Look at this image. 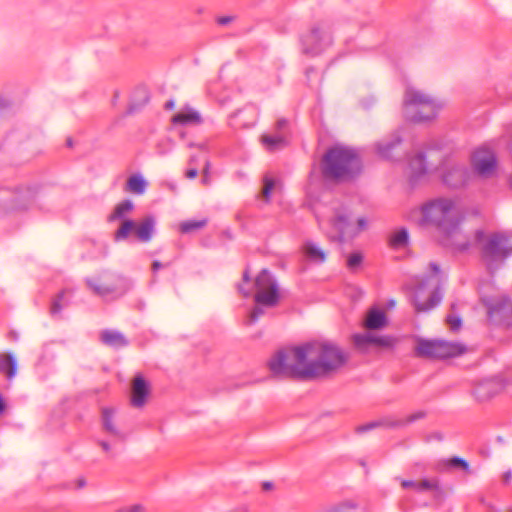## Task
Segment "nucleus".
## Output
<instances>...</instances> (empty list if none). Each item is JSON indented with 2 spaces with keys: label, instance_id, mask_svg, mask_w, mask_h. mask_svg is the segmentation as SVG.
I'll list each match as a JSON object with an SVG mask.
<instances>
[{
  "label": "nucleus",
  "instance_id": "obj_31",
  "mask_svg": "<svg viewBox=\"0 0 512 512\" xmlns=\"http://www.w3.org/2000/svg\"><path fill=\"white\" fill-rule=\"evenodd\" d=\"M303 250L306 257L313 262L323 263L326 259V253L319 247V245L312 241H307L303 245Z\"/></svg>",
  "mask_w": 512,
  "mask_h": 512
},
{
  "label": "nucleus",
  "instance_id": "obj_58",
  "mask_svg": "<svg viewBox=\"0 0 512 512\" xmlns=\"http://www.w3.org/2000/svg\"><path fill=\"white\" fill-rule=\"evenodd\" d=\"M314 72V69L313 68H309L306 70V75L307 77L309 76V74H312Z\"/></svg>",
  "mask_w": 512,
  "mask_h": 512
},
{
  "label": "nucleus",
  "instance_id": "obj_59",
  "mask_svg": "<svg viewBox=\"0 0 512 512\" xmlns=\"http://www.w3.org/2000/svg\"><path fill=\"white\" fill-rule=\"evenodd\" d=\"M167 187H168L169 189H171V190H174V189H175L174 185H172V184H170V183H167Z\"/></svg>",
  "mask_w": 512,
  "mask_h": 512
},
{
  "label": "nucleus",
  "instance_id": "obj_49",
  "mask_svg": "<svg viewBox=\"0 0 512 512\" xmlns=\"http://www.w3.org/2000/svg\"><path fill=\"white\" fill-rule=\"evenodd\" d=\"M160 268V262L158 260H155L153 261L152 263V272H153V275H156L158 269ZM153 282H156V278L155 276H153Z\"/></svg>",
  "mask_w": 512,
  "mask_h": 512
},
{
  "label": "nucleus",
  "instance_id": "obj_35",
  "mask_svg": "<svg viewBox=\"0 0 512 512\" xmlns=\"http://www.w3.org/2000/svg\"><path fill=\"white\" fill-rule=\"evenodd\" d=\"M416 490H418V491L432 490V491H435L437 494L442 493V490L439 486V480L437 478L424 479L422 481L417 482Z\"/></svg>",
  "mask_w": 512,
  "mask_h": 512
},
{
  "label": "nucleus",
  "instance_id": "obj_47",
  "mask_svg": "<svg viewBox=\"0 0 512 512\" xmlns=\"http://www.w3.org/2000/svg\"><path fill=\"white\" fill-rule=\"evenodd\" d=\"M232 21H233V17L232 16H222V17H219L218 20H217L219 25H227V24H229Z\"/></svg>",
  "mask_w": 512,
  "mask_h": 512
},
{
  "label": "nucleus",
  "instance_id": "obj_53",
  "mask_svg": "<svg viewBox=\"0 0 512 512\" xmlns=\"http://www.w3.org/2000/svg\"><path fill=\"white\" fill-rule=\"evenodd\" d=\"M174 106H175V103H174V101H173V100H169V101H167V102L165 103V108H166L167 110H172V109L174 108Z\"/></svg>",
  "mask_w": 512,
  "mask_h": 512
},
{
  "label": "nucleus",
  "instance_id": "obj_27",
  "mask_svg": "<svg viewBox=\"0 0 512 512\" xmlns=\"http://www.w3.org/2000/svg\"><path fill=\"white\" fill-rule=\"evenodd\" d=\"M261 144L269 152H275L283 149L287 145V140L284 134H263L261 136Z\"/></svg>",
  "mask_w": 512,
  "mask_h": 512
},
{
  "label": "nucleus",
  "instance_id": "obj_44",
  "mask_svg": "<svg viewBox=\"0 0 512 512\" xmlns=\"http://www.w3.org/2000/svg\"><path fill=\"white\" fill-rule=\"evenodd\" d=\"M210 181V176H209V162L206 160L205 161V166L203 168V176H202V183L203 184H208Z\"/></svg>",
  "mask_w": 512,
  "mask_h": 512
},
{
  "label": "nucleus",
  "instance_id": "obj_6",
  "mask_svg": "<svg viewBox=\"0 0 512 512\" xmlns=\"http://www.w3.org/2000/svg\"><path fill=\"white\" fill-rule=\"evenodd\" d=\"M442 104L422 90L408 86L404 93L403 112L413 122H425L434 119Z\"/></svg>",
  "mask_w": 512,
  "mask_h": 512
},
{
  "label": "nucleus",
  "instance_id": "obj_52",
  "mask_svg": "<svg viewBox=\"0 0 512 512\" xmlns=\"http://www.w3.org/2000/svg\"><path fill=\"white\" fill-rule=\"evenodd\" d=\"M272 488H273V483H272V482H268V481H266V482H263V483H262V489H263L264 491H269V490H271Z\"/></svg>",
  "mask_w": 512,
  "mask_h": 512
},
{
  "label": "nucleus",
  "instance_id": "obj_36",
  "mask_svg": "<svg viewBox=\"0 0 512 512\" xmlns=\"http://www.w3.org/2000/svg\"><path fill=\"white\" fill-rule=\"evenodd\" d=\"M276 185L275 180L269 175L263 177V187L261 191L262 198L268 202L270 200L271 192Z\"/></svg>",
  "mask_w": 512,
  "mask_h": 512
},
{
  "label": "nucleus",
  "instance_id": "obj_29",
  "mask_svg": "<svg viewBox=\"0 0 512 512\" xmlns=\"http://www.w3.org/2000/svg\"><path fill=\"white\" fill-rule=\"evenodd\" d=\"M438 469L440 471H449L451 469H460V470H463L464 472H466L467 474H469L471 472L469 463L465 459L458 457V456H454L449 459H444V460L440 461L438 464Z\"/></svg>",
  "mask_w": 512,
  "mask_h": 512
},
{
  "label": "nucleus",
  "instance_id": "obj_14",
  "mask_svg": "<svg viewBox=\"0 0 512 512\" xmlns=\"http://www.w3.org/2000/svg\"><path fill=\"white\" fill-rule=\"evenodd\" d=\"M87 284L95 294L101 297L111 294L120 296L129 289L128 281L114 274H104L98 279H88Z\"/></svg>",
  "mask_w": 512,
  "mask_h": 512
},
{
  "label": "nucleus",
  "instance_id": "obj_43",
  "mask_svg": "<svg viewBox=\"0 0 512 512\" xmlns=\"http://www.w3.org/2000/svg\"><path fill=\"white\" fill-rule=\"evenodd\" d=\"M287 126L288 121L285 118H281L276 122L274 132L277 134L281 133L285 135V129L287 128Z\"/></svg>",
  "mask_w": 512,
  "mask_h": 512
},
{
  "label": "nucleus",
  "instance_id": "obj_42",
  "mask_svg": "<svg viewBox=\"0 0 512 512\" xmlns=\"http://www.w3.org/2000/svg\"><path fill=\"white\" fill-rule=\"evenodd\" d=\"M357 505L354 502H343L339 504L338 506L332 508L328 512H348L350 510L356 509Z\"/></svg>",
  "mask_w": 512,
  "mask_h": 512
},
{
  "label": "nucleus",
  "instance_id": "obj_32",
  "mask_svg": "<svg viewBox=\"0 0 512 512\" xmlns=\"http://www.w3.org/2000/svg\"><path fill=\"white\" fill-rule=\"evenodd\" d=\"M68 290H62L52 300L50 314L53 317L60 315L61 311L68 306L69 299L67 297Z\"/></svg>",
  "mask_w": 512,
  "mask_h": 512
},
{
  "label": "nucleus",
  "instance_id": "obj_12",
  "mask_svg": "<svg viewBox=\"0 0 512 512\" xmlns=\"http://www.w3.org/2000/svg\"><path fill=\"white\" fill-rule=\"evenodd\" d=\"M349 212L346 207L341 206L335 208L333 215L330 218V224L335 229L336 234L329 233L328 236L332 240L343 241L345 236L354 237L360 232L368 228V220L365 217H360L357 220V227L352 228L349 221Z\"/></svg>",
  "mask_w": 512,
  "mask_h": 512
},
{
  "label": "nucleus",
  "instance_id": "obj_38",
  "mask_svg": "<svg viewBox=\"0 0 512 512\" xmlns=\"http://www.w3.org/2000/svg\"><path fill=\"white\" fill-rule=\"evenodd\" d=\"M265 311L262 307L256 306L249 313L247 319L245 320L246 325L254 324L262 315H264Z\"/></svg>",
  "mask_w": 512,
  "mask_h": 512
},
{
  "label": "nucleus",
  "instance_id": "obj_24",
  "mask_svg": "<svg viewBox=\"0 0 512 512\" xmlns=\"http://www.w3.org/2000/svg\"><path fill=\"white\" fill-rule=\"evenodd\" d=\"M402 139L399 132L393 133L389 139L382 140L376 144L378 154L386 159L393 157V151L400 145Z\"/></svg>",
  "mask_w": 512,
  "mask_h": 512
},
{
  "label": "nucleus",
  "instance_id": "obj_60",
  "mask_svg": "<svg viewBox=\"0 0 512 512\" xmlns=\"http://www.w3.org/2000/svg\"><path fill=\"white\" fill-rule=\"evenodd\" d=\"M395 302L394 301H390L389 305L390 306H394Z\"/></svg>",
  "mask_w": 512,
  "mask_h": 512
},
{
  "label": "nucleus",
  "instance_id": "obj_15",
  "mask_svg": "<svg viewBox=\"0 0 512 512\" xmlns=\"http://www.w3.org/2000/svg\"><path fill=\"white\" fill-rule=\"evenodd\" d=\"M471 173L473 179L479 177L482 179L491 178L496 172V157L488 149H478L471 157Z\"/></svg>",
  "mask_w": 512,
  "mask_h": 512
},
{
  "label": "nucleus",
  "instance_id": "obj_37",
  "mask_svg": "<svg viewBox=\"0 0 512 512\" xmlns=\"http://www.w3.org/2000/svg\"><path fill=\"white\" fill-rule=\"evenodd\" d=\"M408 242V232L405 229H401L393 234L390 239V244L393 247L405 246Z\"/></svg>",
  "mask_w": 512,
  "mask_h": 512
},
{
  "label": "nucleus",
  "instance_id": "obj_23",
  "mask_svg": "<svg viewBox=\"0 0 512 512\" xmlns=\"http://www.w3.org/2000/svg\"><path fill=\"white\" fill-rule=\"evenodd\" d=\"M149 91L145 86L137 87L131 95L130 103L127 109V114L138 112L149 101Z\"/></svg>",
  "mask_w": 512,
  "mask_h": 512
},
{
  "label": "nucleus",
  "instance_id": "obj_21",
  "mask_svg": "<svg viewBox=\"0 0 512 512\" xmlns=\"http://www.w3.org/2000/svg\"><path fill=\"white\" fill-rule=\"evenodd\" d=\"M116 410L111 407H104L102 408L101 413V420H102V427L105 432L110 434L111 436L122 438L123 433L120 431V429L116 426L114 422Z\"/></svg>",
  "mask_w": 512,
  "mask_h": 512
},
{
  "label": "nucleus",
  "instance_id": "obj_25",
  "mask_svg": "<svg viewBox=\"0 0 512 512\" xmlns=\"http://www.w3.org/2000/svg\"><path fill=\"white\" fill-rule=\"evenodd\" d=\"M148 187V182L140 174L136 173L128 177L124 186V191L133 195H143Z\"/></svg>",
  "mask_w": 512,
  "mask_h": 512
},
{
  "label": "nucleus",
  "instance_id": "obj_18",
  "mask_svg": "<svg viewBox=\"0 0 512 512\" xmlns=\"http://www.w3.org/2000/svg\"><path fill=\"white\" fill-rule=\"evenodd\" d=\"M353 341L358 349L365 350L369 345H375L381 348H392L396 339L391 336H376L371 333L356 334Z\"/></svg>",
  "mask_w": 512,
  "mask_h": 512
},
{
  "label": "nucleus",
  "instance_id": "obj_7",
  "mask_svg": "<svg viewBox=\"0 0 512 512\" xmlns=\"http://www.w3.org/2000/svg\"><path fill=\"white\" fill-rule=\"evenodd\" d=\"M431 275L423 277L417 284L412 304L417 313L428 312L438 306L443 298L441 272L437 263L429 264Z\"/></svg>",
  "mask_w": 512,
  "mask_h": 512
},
{
  "label": "nucleus",
  "instance_id": "obj_50",
  "mask_svg": "<svg viewBox=\"0 0 512 512\" xmlns=\"http://www.w3.org/2000/svg\"><path fill=\"white\" fill-rule=\"evenodd\" d=\"M98 444L101 446V448L105 452H109L110 449H111V446H110V444L107 441L100 440V441H98Z\"/></svg>",
  "mask_w": 512,
  "mask_h": 512
},
{
  "label": "nucleus",
  "instance_id": "obj_4",
  "mask_svg": "<svg viewBox=\"0 0 512 512\" xmlns=\"http://www.w3.org/2000/svg\"><path fill=\"white\" fill-rule=\"evenodd\" d=\"M472 245L480 252V257L490 274L502 267L512 255V232L485 233L477 230L474 233Z\"/></svg>",
  "mask_w": 512,
  "mask_h": 512
},
{
  "label": "nucleus",
  "instance_id": "obj_30",
  "mask_svg": "<svg viewBox=\"0 0 512 512\" xmlns=\"http://www.w3.org/2000/svg\"><path fill=\"white\" fill-rule=\"evenodd\" d=\"M427 413L424 410L416 411L407 415L404 418L394 419L390 417L389 428H403L416 421L422 420L426 417Z\"/></svg>",
  "mask_w": 512,
  "mask_h": 512
},
{
  "label": "nucleus",
  "instance_id": "obj_34",
  "mask_svg": "<svg viewBox=\"0 0 512 512\" xmlns=\"http://www.w3.org/2000/svg\"><path fill=\"white\" fill-rule=\"evenodd\" d=\"M390 417H385L381 420L372 421L367 424L359 425L355 428V432L357 434H362L365 432H368L372 429L378 428V427H387L389 428Z\"/></svg>",
  "mask_w": 512,
  "mask_h": 512
},
{
  "label": "nucleus",
  "instance_id": "obj_55",
  "mask_svg": "<svg viewBox=\"0 0 512 512\" xmlns=\"http://www.w3.org/2000/svg\"><path fill=\"white\" fill-rule=\"evenodd\" d=\"M512 477V474L510 472H507L505 475H504V480L506 482H508Z\"/></svg>",
  "mask_w": 512,
  "mask_h": 512
},
{
  "label": "nucleus",
  "instance_id": "obj_13",
  "mask_svg": "<svg viewBox=\"0 0 512 512\" xmlns=\"http://www.w3.org/2000/svg\"><path fill=\"white\" fill-rule=\"evenodd\" d=\"M253 288L256 290L254 300L258 305L274 307L278 304L280 299L278 285L267 269H263L257 275Z\"/></svg>",
  "mask_w": 512,
  "mask_h": 512
},
{
  "label": "nucleus",
  "instance_id": "obj_8",
  "mask_svg": "<svg viewBox=\"0 0 512 512\" xmlns=\"http://www.w3.org/2000/svg\"><path fill=\"white\" fill-rule=\"evenodd\" d=\"M415 355L428 359H446L457 357L467 351L465 345L459 342H449L440 339L428 340L417 338L414 348Z\"/></svg>",
  "mask_w": 512,
  "mask_h": 512
},
{
  "label": "nucleus",
  "instance_id": "obj_5",
  "mask_svg": "<svg viewBox=\"0 0 512 512\" xmlns=\"http://www.w3.org/2000/svg\"><path fill=\"white\" fill-rule=\"evenodd\" d=\"M134 203L130 199L119 202L111 215L109 221L121 220L119 228L114 233V241L137 240L142 243L149 242L155 234L156 220L151 216L137 222L128 219L127 216L133 211Z\"/></svg>",
  "mask_w": 512,
  "mask_h": 512
},
{
  "label": "nucleus",
  "instance_id": "obj_48",
  "mask_svg": "<svg viewBox=\"0 0 512 512\" xmlns=\"http://www.w3.org/2000/svg\"><path fill=\"white\" fill-rule=\"evenodd\" d=\"M416 484H417V482L412 481V480H403L401 482V486L403 488H405V489H407V488H414V489H416Z\"/></svg>",
  "mask_w": 512,
  "mask_h": 512
},
{
  "label": "nucleus",
  "instance_id": "obj_28",
  "mask_svg": "<svg viewBox=\"0 0 512 512\" xmlns=\"http://www.w3.org/2000/svg\"><path fill=\"white\" fill-rule=\"evenodd\" d=\"M0 373L6 375L7 379H13L17 374V361L11 353L0 354Z\"/></svg>",
  "mask_w": 512,
  "mask_h": 512
},
{
  "label": "nucleus",
  "instance_id": "obj_33",
  "mask_svg": "<svg viewBox=\"0 0 512 512\" xmlns=\"http://www.w3.org/2000/svg\"><path fill=\"white\" fill-rule=\"evenodd\" d=\"M207 219L203 218L201 220H187L180 224V231L182 233H192L199 229H202L207 224Z\"/></svg>",
  "mask_w": 512,
  "mask_h": 512
},
{
  "label": "nucleus",
  "instance_id": "obj_1",
  "mask_svg": "<svg viewBox=\"0 0 512 512\" xmlns=\"http://www.w3.org/2000/svg\"><path fill=\"white\" fill-rule=\"evenodd\" d=\"M347 360L348 354L334 343L313 341L277 351L268 365L275 376L315 379L333 374Z\"/></svg>",
  "mask_w": 512,
  "mask_h": 512
},
{
  "label": "nucleus",
  "instance_id": "obj_54",
  "mask_svg": "<svg viewBox=\"0 0 512 512\" xmlns=\"http://www.w3.org/2000/svg\"><path fill=\"white\" fill-rule=\"evenodd\" d=\"M86 485V481L84 478H80L77 480V487L78 488H83L84 486Z\"/></svg>",
  "mask_w": 512,
  "mask_h": 512
},
{
  "label": "nucleus",
  "instance_id": "obj_39",
  "mask_svg": "<svg viewBox=\"0 0 512 512\" xmlns=\"http://www.w3.org/2000/svg\"><path fill=\"white\" fill-rule=\"evenodd\" d=\"M243 283H240L237 285L238 292L242 294L244 297H249L252 294V289H246L244 287V284H247L250 282V276L249 271L246 269L243 273Z\"/></svg>",
  "mask_w": 512,
  "mask_h": 512
},
{
  "label": "nucleus",
  "instance_id": "obj_61",
  "mask_svg": "<svg viewBox=\"0 0 512 512\" xmlns=\"http://www.w3.org/2000/svg\"><path fill=\"white\" fill-rule=\"evenodd\" d=\"M67 144H68L69 146H72V142H71V140H68Z\"/></svg>",
  "mask_w": 512,
  "mask_h": 512
},
{
  "label": "nucleus",
  "instance_id": "obj_26",
  "mask_svg": "<svg viewBox=\"0 0 512 512\" xmlns=\"http://www.w3.org/2000/svg\"><path fill=\"white\" fill-rule=\"evenodd\" d=\"M101 341L112 348L119 349L128 345L126 337L117 330H104L100 334Z\"/></svg>",
  "mask_w": 512,
  "mask_h": 512
},
{
  "label": "nucleus",
  "instance_id": "obj_57",
  "mask_svg": "<svg viewBox=\"0 0 512 512\" xmlns=\"http://www.w3.org/2000/svg\"><path fill=\"white\" fill-rule=\"evenodd\" d=\"M196 162V157L195 156H191L190 158V161H189V164L192 165Z\"/></svg>",
  "mask_w": 512,
  "mask_h": 512
},
{
  "label": "nucleus",
  "instance_id": "obj_45",
  "mask_svg": "<svg viewBox=\"0 0 512 512\" xmlns=\"http://www.w3.org/2000/svg\"><path fill=\"white\" fill-rule=\"evenodd\" d=\"M123 510L124 512H144V507L140 504H135Z\"/></svg>",
  "mask_w": 512,
  "mask_h": 512
},
{
  "label": "nucleus",
  "instance_id": "obj_16",
  "mask_svg": "<svg viewBox=\"0 0 512 512\" xmlns=\"http://www.w3.org/2000/svg\"><path fill=\"white\" fill-rule=\"evenodd\" d=\"M150 396V384L142 374H137L131 382L130 403L135 408H142Z\"/></svg>",
  "mask_w": 512,
  "mask_h": 512
},
{
  "label": "nucleus",
  "instance_id": "obj_56",
  "mask_svg": "<svg viewBox=\"0 0 512 512\" xmlns=\"http://www.w3.org/2000/svg\"><path fill=\"white\" fill-rule=\"evenodd\" d=\"M118 96H119L118 92H115L114 97H113V99H112V105H115V104H116V101H117V99H118Z\"/></svg>",
  "mask_w": 512,
  "mask_h": 512
},
{
  "label": "nucleus",
  "instance_id": "obj_41",
  "mask_svg": "<svg viewBox=\"0 0 512 512\" xmlns=\"http://www.w3.org/2000/svg\"><path fill=\"white\" fill-rule=\"evenodd\" d=\"M446 323L451 331H457L461 327V319L455 315H448L446 317Z\"/></svg>",
  "mask_w": 512,
  "mask_h": 512
},
{
  "label": "nucleus",
  "instance_id": "obj_11",
  "mask_svg": "<svg viewBox=\"0 0 512 512\" xmlns=\"http://www.w3.org/2000/svg\"><path fill=\"white\" fill-rule=\"evenodd\" d=\"M439 176L442 183L449 189H461L473 181V174L462 162L454 159L443 161Z\"/></svg>",
  "mask_w": 512,
  "mask_h": 512
},
{
  "label": "nucleus",
  "instance_id": "obj_2",
  "mask_svg": "<svg viewBox=\"0 0 512 512\" xmlns=\"http://www.w3.org/2000/svg\"><path fill=\"white\" fill-rule=\"evenodd\" d=\"M419 224L433 226L439 233V242L455 251L464 252L470 248L468 238L459 229L461 212L453 198L435 197L422 204L419 210Z\"/></svg>",
  "mask_w": 512,
  "mask_h": 512
},
{
  "label": "nucleus",
  "instance_id": "obj_9",
  "mask_svg": "<svg viewBox=\"0 0 512 512\" xmlns=\"http://www.w3.org/2000/svg\"><path fill=\"white\" fill-rule=\"evenodd\" d=\"M300 43L303 54L310 57L321 54L333 43L332 24L328 21L317 22L301 36Z\"/></svg>",
  "mask_w": 512,
  "mask_h": 512
},
{
  "label": "nucleus",
  "instance_id": "obj_19",
  "mask_svg": "<svg viewBox=\"0 0 512 512\" xmlns=\"http://www.w3.org/2000/svg\"><path fill=\"white\" fill-rule=\"evenodd\" d=\"M426 154L423 151H416L408 160V176L412 183L417 182L427 174L428 164Z\"/></svg>",
  "mask_w": 512,
  "mask_h": 512
},
{
  "label": "nucleus",
  "instance_id": "obj_3",
  "mask_svg": "<svg viewBox=\"0 0 512 512\" xmlns=\"http://www.w3.org/2000/svg\"><path fill=\"white\" fill-rule=\"evenodd\" d=\"M320 169L325 181L339 184L358 177L362 170V162L354 149L335 145L323 155Z\"/></svg>",
  "mask_w": 512,
  "mask_h": 512
},
{
  "label": "nucleus",
  "instance_id": "obj_20",
  "mask_svg": "<svg viewBox=\"0 0 512 512\" xmlns=\"http://www.w3.org/2000/svg\"><path fill=\"white\" fill-rule=\"evenodd\" d=\"M388 323L387 316L384 311L373 307L368 310L363 325L367 330H380Z\"/></svg>",
  "mask_w": 512,
  "mask_h": 512
},
{
  "label": "nucleus",
  "instance_id": "obj_46",
  "mask_svg": "<svg viewBox=\"0 0 512 512\" xmlns=\"http://www.w3.org/2000/svg\"><path fill=\"white\" fill-rule=\"evenodd\" d=\"M198 175V169L197 167H190L189 169H187V171L185 172V176L189 179H194L196 178V176Z\"/></svg>",
  "mask_w": 512,
  "mask_h": 512
},
{
  "label": "nucleus",
  "instance_id": "obj_22",
  "mask_svg": "<svg viewBox=\"0 0 512 512\" xmlns=\"http://www.w3.org/2000/svg\"><path fill=\"white\" fill-rule=\"evenodd\" d=\"M174 125H198L202 122L200 114L190 107L177 112L171 119Z\"/></svg>",
  "mask_w": 512,
  "mask_h": 512
},
{
  "label": "nucleus",
  "instance_id": "obj_17",
  "mask_svg": "<svg viewBox=\"0 0 512 512\" xmlns=\"http://www.w3.org/2000/svg\"><path fill=\"white\" fill-rule=\"evenodd\" d=\"M504 388L499 378L484 379L473 388V395L478 401H486L498 394Z\"/></svg>",
  "mask_w": 512,
  "mask_h": 512
},
{
  "label": "nucleus",
  "instance_id": "obj_51",
  "mask_svg": "<svg viewBox=\"0 0 512 512\" xmlns=\"http://www.w3.org/2000/svg\"><path fill=\"white\" fill-rule=\"evenodd\" d=\"M20 193H21V197H23L25 199H32L34 196V193L30 189H27L24 193H22V192H20Z\"/></svg>",
  "mask_w": 512,
  "mask_h": 512
},
{
  "label": "nucleus",
  "instance_id": "obj_40",
  "mask_svg": "<svg viewBox=\"0 0 512 512\" xmlns=\"http://www.w3.org/2000/svg\"><path fill=\"white\" fill-rule=\"evenodd\" d=\"M362 262V255L360 253H353L347 259V266L349 269L354 270L360 266Z\"/></svg>",
  "mask_w": 512,
  "mask_h": 512
},
{
  "label": "nucleus",
  "instance_id": "obj_10",
  "mask_svg": "<svg viewBox=\"0 0 512 512\" xmlns=\"http://www.w3.org/2000/svg\"><path fill=\"white\" fill-rule=\"evenodd\" d=\"M489 322L505 329L512 328V302L503 294H481Z\"/></svg>",
  "mask_w": 512,
  "mask_h": 512
}]
</instances>
